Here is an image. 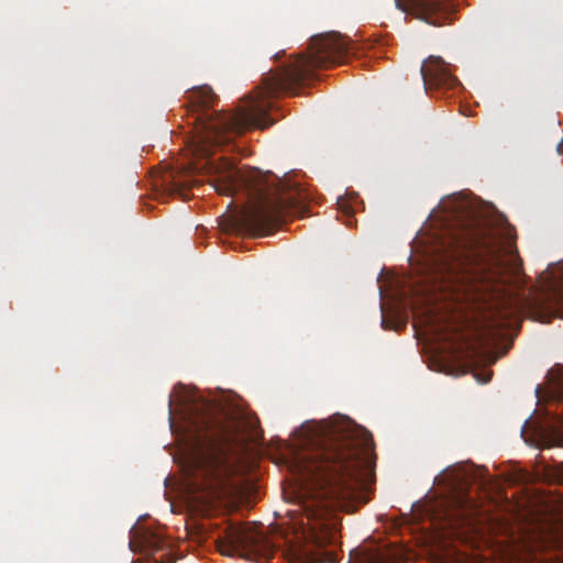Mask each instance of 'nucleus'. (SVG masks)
<instances>
[{
    "label": "nucleus",
    "mask_w": 563,
    "mask_h": 563,
    "mask_svg": "<svg viewBox=\"0 0 563 563\" xmlns=\"http://www.w3.org/2000/svg\"><path fill=\"white\" fill-rule=\"evenodd\" d=\"M352 49V42L338 32L312 36L307 53L297 55L279 70L266 74L262 85L231 112H209L217 98L209 86L186 91L187 111L194 117L196 131L194 151L206 158L201 169L208 183L220 195L243 192L250 199L230 218L227 231L254 235L268 233L297 211L300 200L298 190L286 180L257 168H238L224 157L212 159L209 157L211 151L230 145L247 129L272 125L268 118L271 99L280 93H296L306 81L314 78L317 69L343 63Z\"/></svg>",
    "instance_id": "obj_1"
},
{
    "label": "nucleus",
    "mask_w": 563,
    "mask_h": 563,
    "mask_svg": "<svg viewBox=\"0 0 563 563\" xmlns=\"http://www.w3.org/2000/svg\"><path fill=\"white\" fill-rule=\"evenodd\" d=\"M318 448L303 466L306 483L298 494L309 534L319 548L332 542L330 520L335 507L355 511L371 500V477L375 465L373 435L351 422L319 427Z\"/></svg>",
    "instance_id": "obj_2"
},
{
    "label": "nucleus",
    "mask_w": 563,
    "mask_h": 563,
    "mask_svg": "<svg viewBox=\"0 0 563 563\" xmlns=\"http://www.w3.org/2000/svg\"><path fill=\"white\" fill-rule=\"evenodd\" d=\"M440 207L450 229L439 246V260L454 275L465 300L494 298L517 254L515 228L504 217L490 223L470 200L457 196Z\"/></svg>",
    "instance_id": "obj_3"
},
{
    "label": "nucleus",
    "mask_w": 563,
    "mask_h": 563,
    "mask_svg": "<svg viewBox=\"0 0 563 563\" xmlns=\"http://www.w3.org/2000/svg\"><path fill=\"white\" fill-rule=\"evenodd\" d=\"M184 413L198 432L205 431V439H197L188 457L186 468L187 487L194 499L205 506H212L233 494L229 464L222 444L232 441L236 426L229 420V413L213 400L198 391L184 390L179 396Z\"/></svg>",
    "instance_id": "obj_4"
},
{
    "label": "nucleus",
    "mask_w": 563,
    "mask_h": 563,
    "mask_svg": "<svg viewBox=\"0 0 563 563\" xmlns=\"http://www.w3.org/2000/svg\"><path fill=\"white\" fill-rule=\"evenodd\" d=\"M217 545L223 555L232 556L239 553L246 559L269 558L275 551L263 532L238 525L227 527L219 534Z\"/></svg>",
    "instance_id": "obj_5"
},
{
    "label": "nucleus",
    "mask_w": 563,
    "mask_h": 563,
    "mask_svg": "<svg viewBox=\"0 0 563 563\" xmlns=\"http://www.w3.org/2000/svg\"><path fill=\"white\" fill-rule=\"evenodd\" d=\"M395 2L402 12L413 14L435 26L450 23L454 13L453 0H395Z\"/></svg>",
    "instance_id": "obj_6"
},
{
    "label": "nucleus",
    "mask_w": 563,
    "mask_h": 563,
    "mask_svg": "<svg viewBox=\"0 0 563 563\" xmlns=\"http://www.w3.org/2000/svg\"><path fill=\"white\" fill-rule=\"evenodd\" d=\"M420 73L427 91L452 89L459 85L457 78L451 74L448 65L439 56L428 57L422 63Z\"/></svg>",
    "instance_id": "obj_7"
},
{
    "label": "nucleus",
    "mask_w": 563,
    "mask_h": 563,
    "mask_svg": "<svg viewBox=\"0 0 563 563\" xmlns=\"http://www.w3.org/2000/svg\"><path fill=\"white\" fill-rule=\"evenodd\" d=\"M532 442L537 448H563V416L553 415L550 421L533 430Z\"/></svg>",
    "instance_id": "obj_8"
},
{
    "label": "nucleus",
    "mask_w": 563,
    "mask_h": 563,
    "mask_svg": "<svg viewBox=\"0 0 563 563\" xmlns=\"http://www.w3.org/2000/svg\"><path fill=\"white\" fill-rule=\"evenodd\" d=\"M539 309L541 322H550L553 318L563 319V285H550L539 302Z\"/></svg>",
    "instance_id": "obj_9"
},
{
    "label": "nucleus",
    "mask_w": 563,
    "mask_h": 563,
    "mask_svg": "<svg viewBox=\"0 0 563 563\" xmlns=\"http://www.w3.org/2000/svg\"><path fill=\"white\" fill-rule=\"evenodd\" d=\"M140 545L146 555H154L165 548V540L159 533L145 530L141 534Z\"/></svg>",
    "instance_id": "obj_10"
},
{
    "label": "nucleus",
    "mask_w": 563,
    "mask_h": 563,
    "mask_svg": "<svg viewBox=\"0 0 563 563\" xmlns=\"http://www.w3.org/2000/svg\"><path fill=\"white\" fill-rule=\"evenodd\" d=\"M297 555L300 563H322V559L317 558L306 549H298Z\"/></svg>",
    "instance_id": "obj_11"
},
{
    "label": "nucleus",
    "mask_w": 563,
    "mask_h": 563,
    "mask_svg": "<svg viewBox=\"0 0 563 563\" xmlns=\"http://www.w3.org/2000/svg\"><path fill=\"white\" fill-rule=\"evenodd\" d=\"M338 206L344 214L351 216L353 213V209L347 205L344 198L340 197L338 199Z\"/></svg>",
    "instance_id": "obj_12"
},
{
    "label": "nucleus",
    "mask_w": 563,
    "mask_h": 563,
    "mask_svg": "<svg viewBox=\"0 0 563 563\" xmlns=\"http://www.w3.org/2000/svg\"><path fill=\"white\" fill-rule=\"evenodd\" d=\"M558 397L563 400V372L558 382Z\"/></svg>",
    "instance_id": "obj_13"
},
{
    "label": "nucleus",
    "mask_w": 563,
    "mask_h": 563,
    "mask_svg": "<svg viewBox=\"0 0 563 563\" xmlns=\"http://www.w3.org/2000/svg\"><path fill=\"white\" fill-rule=\"evenodd\" d=\"M558 476L563 481V462L558 466Z\"/></svg>",
    "instance_id": "obj_14"
},
{
    "label": "nucleus",
    "mask_w": 563,
    "mask_h": 563,
    "mask_svg": "<svg viewBox=\"0 0 563 563\" xmlns=\"http://www.w3.org/2000/svg\"><path fill=\"white\" fill-rule=\"evenodd\" d=\"M558 152H559L560 154H562V153H563V142H560V143H559V145H558Z\"/></svg>",
    "instance_id": "obj_15"
},
{
    "label": "nucleus",
    "mask_w": 563,
    "mask_h": 563,
    "mask_svg": "<svg viewBox=\"0 0 563 563\" xmlns=\"http://www.w3.org/2000/svg\"><path fill=\"white\" fill-rule=\"evenodd\" d=\"M492 373L487 374L484 379H482L483 383H488L490 380Z\"/></svg>",
    "instance_id": "obj_16"
},
{
    "label": "nucleus",
    "mask_w": 563,
    "mask_h": 563,
    "mask_svg": "<svg viewBox=\"0 0 563 563\" xmlns=\"http://www.w3.org/2000/svg\"><path fill=\"white\" fill-rule=\"evenodd\" d=\"M468 477H470L468 475H465L463 478H461V479H459V481H460V482H467V481L470 479Z\"/></svg>",
    "instance_id": "obj_17"
}]
</instances>
